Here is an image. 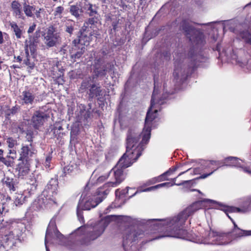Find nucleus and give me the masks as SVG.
<instances>
[{
    "mask_svg": "<svg viewBox=\"0 0 251 251\" xmlns=\"http://www.w3.org/2000/svg\"><path fill=\"white\" fill-rule=\"evenodd\" d=\"M44 43L47 48L56 47L61 42L59 32L53 26H50L43 35Z\"/></svg>",
    "mask_w": 251,
    "mask_h": 251,
    "instance_id": "obj_8",
    "label": "nucleus"
},
{
    "mask_svg": "<svg viewBox=\"0 0 251 251\" xmlns=\"http://www.w3.org/2000/svg\"><path fill=\"white\" fill-rule=\"evenodd\" d=\"M74 30V25L72 24L67 23L65 25V31L71 35Z\"/></svg>",
    "mask_w": 251,
    "mask_h": 251,
    "instance_id": "obj_48",
    "label": "nucleus"
},
{
    "mask_svg": "<svg viewBox=\"0 0 251 251\" xmlns=\"http://www.w3.org/2000/svg\"><path fill=\"white\" fill-rule=\"evenodd\" d=\"M107 226L106 221L102 220L96 223L93 227H88L86 231L88 233L86 241H84V243L87 244L90 241L98 238L102 234Z\"/></svg>",
    "mask_w": 251,
    "mask_h": 251,
    "instance_id": "obj_9",
    "label": "nucleus"
},
{
    "mask_svg": "<svg viewBox=\"0 0 251 251\" xmlns=\"http://www.w3.org/2000/svg\"><path fill=\"white\" fill-rule=\"evenodd\" d=\"M14 160H12L10 158H9L8 160H7L5 158H3L0 161L2 162L6 166L11 167L13 165Z\"/></svg>",
    "mask_w": 251,
    "mask_h": 251,
    "instance_id": "obj_51",
    "label": "nucleus"
},
{
    "mask_svg": "<svg viewBox=\"0 0 251 251\" xmlns=\"http://www.w3.org/2000/svg\"><path fill=\"white\" fill-rule=\"evenodd\" d=\"M95 78V76H94L92 78L89 77L88 79L84 80L81 83L80 88L82 90H85L88 88H91V85H92V83H93L94 79Z\"/></svg>",
    "mask_w": 251,
    "mask_h": 251,
    "instance_id": "obj_38",
    "label": "nucleus"
},
{
    "mask_svg": "<svg viewBox=\"0 0 251 251\" xmlns=\"http://www.w3.org/2000/svg\"><path fill=\"white\" fill-rule=\"evenodd\" d=\"M47 114L44 112L37 110L34 112L31 119V124L35 129H39L42 126L46 119Z\"/></svg>",
    "mask_w": 251,
    "mask_h": 251,
    "instance_id": "obj_13",
    "label": "nucleus"
},
{
    "mask_svg": "<svg viewBox=\"0 0 251 251\" xmlns=\"http://www.w3.org/2000/svg\"><path fill=\"white\" fill-rule=\"evenodd\" d=\"M37 184L36 182L35 183H32L31 185V188H30V190L28 192V197L31 196V195L34 194L35 191L36 190Z\"/></svg>",
    "mask_w": 251,
    "mask_h": 251,
    "instance_id": "obj_52",
    "label": "nucleus"
},
{
    "mask_svg": "<svg viewBox=\"0 0 251 251\" xmlns=\"http://www.w3.org/2000/svg\"><path fill=\"white\" fill-rule=\"evenodd\" d=\"M52 157L50 155H48L46 158V160L44 163V165L46 168H49L50 167V163Z\"/></svg>",
    "mask_w": 251,
    "mask_h": 251,
    "instance_id": "obj_54",
    "label": "nucleus"
},
{
    "mask_svg": "<svg viewBox=\"0 0 251 251\" xmlns=\"http://www.w3.org/2000/svg\"><path fill=\"white\" fill-rule=\"evenodd\" d=\"M190 239L188 240L194 242L217 245H226L231 242V238L229 233H222L210 230L205 232V236L201 237L198 236H192L188 233Z\"/></svg>",
    "mask_w": 251,
    "mask_h": 251,
    "instance_id": "obj_6",
    "label": "nucleus"
},
{
    "mask_svg": "<svg viewBox=\"0 0 251 251\" xmlns=\"http://www.w3.org/2000/svg\"><path fill=\"white\" fill-rule=\"evenodd\" d=\"M175 59V69L173 74L174 78L177 82H182L194 70V68L200 65L199 62H202V60H204V58L200 54H195L192 50H190L189 52L187 60L191 62L188 65L187 69L185 65L181 62V59L179 61L177 60V58Z\"/></svg>",
    "mask_w": 251,
    "mask_h": 251,
    "instance_id": "obj_5",
    "label": "nucleus"
},
{
    "mask_svg": "<svg viewBox=\"0 0 251 251\" xmlns=\"http://www.w3.org/2000/svg\"><path fill=\"white\" fill-rule=\"evenodd\" d=\"M110 187H105L104 185L103 188L97 190L96 195L89 196L86 198L84 194L81 195L77 207V216L80 222H84L82 210H89L97 206L106 198L109 192L108 188Z\"/></svg>",
    "mask_w": 251,
    "mask_h": 251,
    "instance_id": "obj_4",
    "label": "nucleus"
},
{
    "mask_svg": "<svg viewBox=\"0 0 251 251\" xmlns=\"http://www.w3.org/2000/svg\"><path fill=\"white\" fill-rule=\"evenodd\" d=\"M220 167V166L218 167L217 168H212V171L208 174H203L202 175H201L199 177V178H201V179H204L205 178H206L207 177H208V176H210V175H211L215 171H216Z\"/></svg>",
    "mask_w": 251,
    "mask_h": 251,
    "instance_id": "obj_53",
    "label": "nucleus"
},
{
    "mask_svg": "<svg viewBox=\"0 0 251 251\" xmlns=\"http://www.w3.org/2000/svg\"><path fill=\"white\" fill-rule=\"evenodd\" d=\"M11 68H13L14 69H16V68H19L20 67L19 66H18L17 65H13L12 66H11Z\"/></svg>",
    "mask_w": 251,
    "mask_h": 251,
    "instance_id": "obj_64",
    "label": "nucleus"
},
{
    "mask_svg": "<svg viewBox=\"0 0 251 251\" xmlns=\"http://www.w3.org/2000/svg\"><path fill=\"white\" fill-rule=\"evenodd\" d=\"M10 25L11 27V29L14 32L17 38H21L22 34V31L17 25V24L15 22H12L10 23Z\"/></svg>",
    "mask_w": 251,
    "mask_h": 251,
    "instance_id": "obj_36",
    "label": "nucleus"
},
{
    "mask_svg": "<svg viewBox=\"0 0 251 251\" xmlns=\"http://www.w3.org/2000/svg\"><path fill=\"white\" fill-rule=\"evenodd\" d=\"M3 201L0 204V217L2 215L3 213L9 210L8 206L9 203H12V201L10 197L7 196L3 200Z\"/></svg>",
    "mask_w": 251,
    "mask_h": 251,
    "instance_id": "obj_29",
    "label": "nucleus"
},
{
    "mask_svg": "<svg viewBox=\"0 0 251 251\" xmlns=\"http://www.w3.org/2000/svg\"><path fill=\"white\" fill-rule=\"evenodd\" d=\"M50 182L49 184L47 185L46 191L48 193L49 195L51 194L52 196H53L54 195H56L57 192V183L54 181V183L50 184Z\"/></svg>",
    "mask_w": 251,
    "mask_h": 251,
    "instance_id": "obj_37",
    "label": "nucleus"
},
{
    "mask_svg": "<svg viewBox=\"0 0 251 251\" xmlns=\"http://www.w3.org/2000/svg\"><path fill=\"white\" fill-rule=\"evenodd\" d=\"M198 203H194L186 208L180 213L177 216L174 217L169 221L160 223L162 219H153L141 220H136L135 223L138 227H130L126 229L123 237V246L125 251H139L136 245V241L142 238L145 235L144 232L140 228L143 227L147 230V233H152L154 230H159L161 227L167 224V231L164 235L159 236L153 240L159 239L164 237L190 239L188 232L183 229V225L187 219L193 214L197 209ZM152 241V239H151Z\"/></svg>",
    "mask_w": 251,
    "mask_h": 251,
    "instance_id": "obj_1",
    "label": "nucleus"
},
{
    "mask_svg": "<svg viewBox=\"0 0 251 251\" xmlns=\"http://www.w3.org/2000/svg\"><path fill=\"white\" fill-rule=\"evenodd\" d=\"M20 161L21 162L18 164L17 170L18 172V175L19 177L23 178L29 173L31 162L24 161L23 160Z\"/></svg>",
    "mask_w": 251,
    "mask_h": 251,
    "instance_id": "obj_20",
    "label": "nucleus"
},
{
    "mask_svg": "<svg viewBox=\"0 0 251 251\" xmlns=\"http://www.w3.org/2000/svg\"><path fill=\"white\" fill-rule=\"evenodd\" d=\"M90 26L89 25L86 24V23L85 22V23L83 24V25L82 26L81 29L80 30V33H88V32H93L92 31H90Z\"/></svg>",
    "mask_w": 251,
    "mask_h": 251,
    "instance_id": "obj_50",
    "label": "nucleus"
},
{
    "mask_svg": "<svg viewBox=\"0 0 251 251\" xmlns=\"http://www.w3.org/2000/svg\"><path fill=\"white\" fill-rule=\"evenodd\" d=\"M69 11L71 15L75 17L76 20L81 19L83 16V10L81 6L76 3L71 5L69 8Z\"/></svg>",
    "mask_w": 251,
    "mask_h": 251,
    "instance_id": "obj_23",
    "label": "nucleus"
},
{
    "mask_svg": "<svg viewBox=\"0 0 251 251\" xmlns=\"http://www.w3.org/2000/svg\"><path fill=\"white\" fill-rule=\"evenodd\" d=\"M240 37L244 40L246 43L251 45V33L248 31H244L240 33Z\"/></svg>",
    "mask_w": 251,
    "mask_h": 251,
    "instance_id": "obj_39",
    "label": "nucleus"
},
{
    "mask_svg": "<svg viewBox=\"0 0 251 251\" xmlns=\"http://www.w3.org/2000/svg\"><path fill=\"white\" fill-rule=\"evenodd\" d=\"M231 221H232V222L233 223V225H234V229H236L237 227H238L237 226V225L236 224V223H235V222L234 221V220L232 219H231Z\"/></svg>",
    "mask_w": 251,
    "mask_h": 251,
    "instance_id": "obj_62",
    "label": "nucleus"
},
{
    "mask_svg": "<svg viewBox=\"0 0 251 251\" xmlns=\"http://www.w3.org/2000/svg\"><path fill=\"white\" fill-rule=\"evenodd\" d=\"M27 195L23 194H17L15 196L14 204L16 206H20L27 201Z\"/></svg>",
    "mask_w": 251,
    "mask_h": 251,
    "instance_id": "obj_28",
    "label": "nucleus"
},
{
    "mask_svg": "<svg viewBox=\"0 0 251 251\" xmlns=\"http://www.w3.org/2000/svg\"><path fill=\"white\" fill-rule=\"evenodd\" d=\"M11 6L13 15L18 18H21L23 17V13L20 2L18 1L14 0L12 2Z\"/></svg>",
    "mask_w": 251,
    "mask_h": 251,
    "instance_id": "obj_25",
    "label": "nucleus"
},
{
    "mask_svg": "<svg viewBox=\"0 0 251 251\" xmlns=\"http://www.w3.org/2000/svg\"><path fill=\"white\" fill-rule=\"evenodd\" d=\"M36 26V25L35 24H33L32 25L29 26V27L27 30V33L29 34V35L30 33H33L34 30L35 29Z\"/></svg>",
    "mask_w": 251,
    "mask_h": 251,
    "instance_id": "obj_56",
    "label": "nucleus"
},
{
    "mask_svg": "<svg viewBox=\"0 0 251 251\" xmlns=\"http://www.w3.org/2000/svg\"><path fill=\"white\" fill-rule=\"evenodd\" d=\"M19 106L15 105L11 108H9L8 106H6L3 109V112L5 114L6 119H8L11 115L15 114L19 110Z\"/></svg>",
    "mask_w": 251,
    "mask_h": 251,
    "instance_id": "obj_30",
    "label": "nucleus"
},
{
    "mask_svg": "<svg viewBox=\"0 0 251 251\" xmlns=\"http://www.w3.org/2000/svg\"><path fill=\"white\" fill-rule=\"evenodd\" d=\"M223 211L225 212L226 215L228 216V217L231 220L232 219L231 217L229 215V213L230 212H244L245 211L239 208L234 207H228V206H224L223 208L221 209Z\"/></svg>",
    "mask_w": 251,
    "mask_h": 251,
    "instance_id": "obj_34",
    "label": "nucleus"
},
{
    "mask_svg": "<svg viewBox=\"0 0 251 251\" xmlns=\"http://www.w3.org/2000/svg\"><path fill=\"white\" fill-rule=\"evenodd\" d=\"M189 170H190V169H189L188 170H187L186 171H184V172H182L181 173H180L178 175V176H179L181 175H182L183 174H185L186 172L189 171Z\"/></svg>",
    "mask_w": 251,
    "mask_h": 251,
    "instance_id": "obj_63",
    "label": "nucleus"
},
{
    "mask_svg": "<svg viewBox=\"0 0 251 251\" xmlns=\"http://www.w3.org/2000/svg\"><path fill=\"white\" fill-rule=\"evenodd\" d=\"M97 31H93V32H88L81 33L78 37V39L76 40V43L80 45H83L84 47L88 45L89 43L92 40L93 36H95L97 38L98 35Z\"/></svg>",
    "mask_w": 251,
    "mask_h": 251,
    "instance_id": "obj_17",
    "label": "nucleus"
},
{
    "mask_svg": "<svg viewBox=\"0 0 251 251\" xmlns=\"http://www.w3.org/2000/svg\"><path fill=\"white\" fill-rule=\"evenodd\" d=\"M59 66L60 64L57 62L56 65L53 67V77L55 78H59L63 75L64 70L62 68V67Z\"/></svg>",
    "mask_w": 251,
    "mask_h": 251,
    "instance_id": "obj_33",
    "label": "nucleus"
},
{
    "mask_svg": "<svg viewBox=\"0 0 251 251\" xmlns=\"http://www.w3.org/2000/svg\"><path fill=\"white\" fill-rule=\"evenodd\" d=\"M169 173V172H166L162 174V175H160L157 177H155L153 178L154 180H155V181L157 182H160L163 181L165 180H169L168 178L166 177L167 176V174Z\"/></svg>",
    "mask_w": 251,
    "mask_h": 251,
    "instance_id": "obj_46",
    "label": "nucleus"
},
{
    "mask_svg": "<svg viewBox=\"0 0 251 251\" xmlns=\"http://www.w3.org/2000/svg\"><path fill=\"white\" fill-rule=\"evenodd\" d=\"M14 58L16 59V62H21V61L23 60L22 58L20 56H18L17 57L14 56Z\"/></svg>",
    "mask_w": 251,
    "mask_h": 251,
    "instance_id": "obj_58",
    "label": "nucleus"
},
{
    "mask_svg": "<svg viewBox=\"0 0 251 251\" xmlns=\"http://www.w3.org/2000/svg\"><path fill=\"white\" fill-rule=\"evenodd\" d=\"M25 58L24 59V63L30 69H33L34 67L35 64L32 60V57L29 55L28 47L25 48Z\"/></svg>",
    "mask_w": 251,
    "mask_h": 251,
    "instance_id": "obj_27",
    "label": "nucleus"
},
{
    "mask_svg": "<svg viewBox=\"0 0 251 251\" xmlns=\"http://www.w3.org/2000/svg\"><path fill=\"white\" fill-rule=\"evenodd\" d=\"M109 174L110 172L107 175H102L97 177L96 172L94 171L90 177L89 183L91 184H100L103 182L108 178H110L109 182L111 181H115V179H114V176H110ZM108 182H109V181Z\"/></svg>",
    "mask_w": 251,
    "mask_h": 251,
    "instance_id": "obj_22",
    "label": "nucleus"
},
{
    "mask_svg": "<svg viewBox=\"0 0 251 251\" xmlns=\"http://www.w3.org/2000/svg\"><path fill=\"white\" fill-rule=\"evenodd\" d=\"M36 94L32 89L26 88L22 93L21 99L23 104L32 105L35 100Z\"/></svg>",
    "mask_w": 251,
    "mask_h": 251,
    "instance_id": "obj_15",
    "label": "nucleus"
},
{
    "mask_svg": "<svg viewBox=\"0 0 251 251\" xmlns=\"http://www.w3.org/2000/svg\"><path fill=\"white\" fill-rule=\"evenodd\" d=\"M99 21V15H94L91 18H89L87 21L85 22L86 24L89 25L90 28H92V26L98 23Z\"/></svg>",
    "mask_w": 251,
    "mask_h": 251,
    "instance_id": "obj_42",
    "label": "nucleus"
},
{
    "mask_svg": "<svg viewBox=\"0 0 251 251\" xmlns=\"http://www.w3.org/2000/svg\"><path fill=\"white\" fill-rule=\"evenodd\" d=\"M190 182H191V180L183 181L181 183H171L170 182H165V183L159 184L155 186L150 187L149 188H148L144 190L143 191H152V190H155V189H156L158 188H161L163 187L166 186L167 187H169L170 186H172L175 185H177V186H180V185H183L186 183H189Z\"/></svg>",
    "mask_w": 251,
    "mask_h": 251,
    "instance_id": "obj_24",
    "label": "nucleus"
},
{
    "mask_svg": "<svg viewBox=\"0 0 251 251\" xmlns=\"http://www.w3.org/2000/svg\"><path fill=\"white\" fill-rule=\"evenodd\" d=\"M47 198L45 195H42L35 199L31 204L30 209L32 210L37 211L43 209L46 207Z\"/></svg>",
    "mask_w": 251,
    "mask_h": 251,
    "instance_id": "obj_21",
    "label": "nucleus"
},
{
    "mask_svg": "<svg viewBox=\"0 0 251 251\" xmlns=\"http://www.w3.org/2000/svg\"><path fill=\"white\" fill-rule=\"evenodd\" d=\"M84 8L90 17H93L94 15H99L97 11L98 7L96 5L92 4L89 2H86L84 5Z\"/></svg>",
    "mask_w": 251,
    "mask_h": 251,
    "instance_id": "obj_26",
    "label": "nucleus"
},
{
    "mask_svg": "<svg viewBox=\"0 0 251 251\" xmlns=\"http://www.w3.org/2000/svg\"><path fill=\"white\" fill-rule=\"evenodd\" d=\"M225 165L241 167L243 171L249 175H251V166L241 167L240 163L238 162V158L235 157L229 156L225 159Z\"/></svg>",
    "mask_w": 251,
    "mask_h": 251,
    "instance_id": "obj_19",
    "label": "nucleus"
},
{
    "mask_svg": "<svg viewBox=\"0 0 251 251\" xmlns=\"http://www.w3.org/2000/svg\"><path fill=\"white\" fill-rule=\"evenodd\" d=\"M107 69L105 66L100 68H96L94 71L95 76L96 77H103L106 75Z\"/></svg>",
    "mask_w": 251,
    "mask_h": 251,
    "instance_id": "obj_40",
    "label": "nucleus"
},
{
    "mask_svg": "<svg viewBox=\"0 0 251 251\" xmlns=\"http://www.w3.org/2000/svg\"><path fill=\"white\" fill-rule=\"evenodd\" d=\"M23 9L26 16L32 17L33 16L32 11H34L35 8L34 6H31L26 2H25L23 4Z\"/></svg>",
    "mask_w": 251,
    "mask_h": 251,
    "instance_id": "obj_35",
    "label": "nucleus"
},
{
    "mask_svg": "<svg viewBox=\"0 0 251 251\" xmlns=\"http://www.w3.org/2000/svg\"><path fill=\"white\" fill-rule=\"evenodd\" d=\"M177 167H175L173 169H170L169 170H168L167 172H169V173L167 174V176H170L171 174H172L173 173L176 171L177 170Z\"/></svg>",
    "mask_w": 251,
    "mask_h": 251,
    "instance_id": "obj_57",
    "label": "nucleus"
},
{
    "mask_svg": "<svg viewBox=\"0 0 251 251\" xmlns=\"http://www.w3.org/2000/svg\"><path fill=\"white\" fill-rule=\"evenodd\" d=\"M181 28L190 41L198 47L203 46L205 43L203 34L196 29L189 23L184 21L181 25Z\"/></svg>",
    "mask_w": 251,
    "mask_h": 251,
    "instance_id": "obj_7",
    "label": "nucleus"
},
{
    "mask_svg": "<svg viewBox=\"0 0 251 251\" xmlns=\"http://www.w3.org/2000/svg\"><path fill=\"white\" fill-rule=\"evenodd\" d=\"M2 182L3 185L6 187L11 192H15L18 188L16 180L13 178L12 175H5L2 179Z\"/></svg>",
    "mask_w": 251,
    "mask_h": 251,
    "instance_id": "obj_18",
    "label": "nucleus"
},
{
    "mask_svg": "<svg viewBox=\"0 0 251 251\" xmlns=\"http://www.w3.org/2000/svg\"><path fill=\"white\" fill-rule=\"evenodd\" d=\"M89 96L91 97L100 96L101 93L100 87L96 85L95 84H92L89 89Z\"/></svg>",
    "mask_w": 251,
    "mask_h": 251,
    "instance_id": "obj_32",
    "label": "nucleus"
},
{
    "mask_svg": "<svg viewBox=\"0 0 251 251\" xmlns=\"http://www.w3.org/2000/svg\"><path fill=\"white\" fill-rule=\"evenodd\" d=\"M154 90L151 100V105L147 113L145 127L142 133V144H146L150 139L151 131L150 123L156 117L158 109L160 105L164 104V99L166 98V97L163 96L159 99H158L159 86L155 80H154Z\"/></svg>",
    "mask_w": 251,
    "mask_h": 251,
    "instance_id": "obj_3",
    "label": "nucleus"
},
{
    "mask_svg": "<svg viewBox=\"0 0 251 251\" xmlns=\"http://www.w3.org/2000/svg\"><path fill=\"white\" fill-rule=\"evenodd\" d=\"M40 30H38V31H36L33 36H31L30 35H29V42L31 43L34 44L35 43H37L38 41V38L40 36Z\"/></svg>",
    "mask_w": 251,
    "mask_h": 251,
    "instance_id": "obj_44",
    "label": "nucleus"
},
{
    "mask_svg": "<svg viewBox=\"0 0 251 251\" xmlns=\"http://www.w3.org/2000/svg\"><path fill=\"white\" fill-rule=\"evenodd\" d=\"M232 233L236 237L249 236L251 235V230H244L240 229L239 227H237L236 229H233Z\"/></svg>",
    "mask_w": 251,
    "mask_h": 251,
    "instance_id": "obj_31",
    "label": "nucleus"
},
{
    "mask_svg": "<svg viewBox=\"0 0 251 251\" xmlns=\"http://www.w3.org/2000/svg\"><path fill=\"white\" fill-rule=\"evenodd\" d=\"M44 11V8H40L38 10H36L35 11V15L37 18L40 19L41 18V16L40 15V13L41 12H43Z\"/></svg>",
    "mask_w": 251,
    "mask_h": 251,
    "instance_id": "obj_55",
    "label": "nucleus"
},
{
    "mask_svg": "<svg viewBox=\"0 0 251 251\" xmlns=\"http://www.w3.org/2000/svg\"><path fill=\"white\" fill-rule=\"evenodd\" d=\"M8 154L9 155H7L8 158L15 160L17 158L16 151L14 149H10L9 150Z\"/></svg>",
    "mask_w": 251,
    "mask_h": 251,
    "instance_id": "obj_49",
    "label": "nucleus"
},
{
    "mask_svg": "<svg viewBox=\"0 0 251 251\" xmlns=\"http://www.w3.org/2000/svg\"><path fill=\"white\" fill-rule=\"evenodd\" d=\"M6 143L10 149H13L14 146L17 144V141L12 137H9L6 139Z\"/></svg>",
    "mask_w": 251,
    "mask_h": 251,
    "instance_id": "obj_45",
    "label": "nucleus"
},
{
    "mask_svg": "<svg viewBox=\"0 0 251 251\" xmlns=\"http://www.w3.org/2000/svg\"><path fill=\"white\" fill-rule=\"evenodd\" d=\"M141 135L135 130L129 129L126 138V152L119 159L118 162L110 171V176H114L115 181L104 184V186L117 187L125 179L124 170L130 166L142 154L143 151L141 143H139Z\"/></svg>",
    "mask_w": 251,
    "mask_h": 251,
    "instance_id": "obj_2",
    "label": "nucleus"
},
{
    "mask_svg": "<svg viewBox=\"0 0 251 251\" xmlns=\"http://www.w3.org/2000/svg\"><path fill=\"white\" fill-rule=\"evenodd\" d=\"M3 43V39L2 34V32L0 31V44H2Z\"/></svg>",
    "mask_w": 251,
    "mask_h": 251,
    "instance_id": "obj_59",
    "label": "nucleus"
},
{
    "mask_svg": "<svg viewBox=\"0 0 251 251\" xmlns=\"http://www.w3.org/2000/svg\"><path fill=\"white\" fill-rule=\"evenodd\" d=\"M75 168V166L73 165H68L65 166L63 170V172L65 174V176H67V175H70V174L72 173Z\"/></svg>",
    "mask_w": 251,
    "mask_h": 251,
    "instance_id": "obj_43",
    "label": "nucleus"
},
{
    "mask_svg": "<svg viewBox=\"0 0 251 251\" xmlns=\"http://www.w3.org/2000/svg\"><path fill=\"white\" fill-rule=\"evenodd\" d=\"M221 162L220 161L208 160L205 162L206 168H210L213 165L219 166Z\"/></svg>",
    "mask_w": 251,
    "mask_h": 251,
    "instance_id": "obj_47",
    "label": "nucleus"
},
{
    "mask_svg": "<svg viewBox=\"0 0 251 251\" xmlns=\"http://www.w3.org/2000/svg\"><path fill=\"white\" fill-rule=\"evenodd\" d=\"M73 46L70 50L71 57L74 62L80 58L84 53L85 48L83 45L76 43V40H74L72 42Z\"/></svg>",
    "mask_w": 251,
    "mask_h": 251,
    "instance_id": "obj_14",
    "label": "nucleus"
},
{
    "mask_svg": "<svg viewBox=\"0 0 251 251\" xmlns=\"http://www.w3.org/2000/svg\"><path fill=\"white\" fill-rule=\"evenodd\" d=\"M36 153V151L33 148L31 143L23 144L20 151L19 160L32 162L34 156Z\"/></svg>",
    "mask_w": 251,
    "mask_h": 251,
    "instance_id": "obj_11",
    "label": "nucleus"
},
{
    "mask_svg": "<svg viewBox=\"0 0 251 251\" xmlns=\"http://www.w3.org/2000/svg\"><path fill=\"white\" fill-rule=\"evenodd\" d=\"M5 107H3L2 106H0V116H1L3 112V109H4Z\"/></svg>",
    "mask_w": 251,
    "mask_h": 251,
    "instance_id": "obj_61",
    "label": "nucleus"
},
{
    "mask_svg": "<svg viewBox=\"0 0 251 251\" xmlns=\"http://www.w3.org/2000/svg\"><path fill=\"white\" fill-rule=\"evenodd\" d=\"M20 235L21 232L20 230L18 229H14L8 234L5 235L3 240L10 247H12L16 244V241L19 239Z\"/></svg>",
    "mask_w": 251,
    "mask_h": 251,
    "instance_id": "obj_16",
    "label": "nucleus"
},
{
    "mask_svg": "<svg viewBox=\"0 0 251 251\" xmlns=\"http://www.w3.org/2000/svg\"><path fill=\"white\" fill-rule=\"evenodd\" d=\"M62 237H63V235L57 229L55 218L53 217L50 221L46 231L45 239L46 251H50L49 249L47 246V239L57 238L60 239Z\"/></svg>",
    "mask_w": 251,
    "mask_h": 251,
    "instance_id": "obj_10",
    "label": "nucleus"
},
{
    "mask_svg": "<svg viewBox=\"0 0 251 251\" xmlns=\"http://www.w3.org/2000/svg\"><path fill=\"white\" fill-rule=\"evenodd\" d=\"M91 115V108L86 109V107L82 104L78 105L77 109L75 111V115L76 121L81 123L83 121H87L90 118Z\"/></svg>",
    "mask_w": 251,
    "mask_h": 251,
    "instance_id": "obj_12",
    "label": "nucleus"
},
{
    "mask_svg": "<svg viewBox=\"0 0 251 251\" xmlns=\"http://www.w3.org/2000/svg\"><path fill=\"white\" fill-rule=\"evenodd\" d=\"M3 151L2 150L0 149V161L3 159L4 157H3Z\"/></svg>",
    "mask_w": 251,
    "mask_h": 251,
    "instance_id": "obj_60",
    "label": "nucleus"
},
{
    "mask_svg": "<svg viewBox=\"0 0 251 251\" xmlns=\"http://www.w3.org/2000/svg\"><path fill=\"white\" fill-rule=\"evenodd\" d=\"M64 8L62 6H59L56 7L53 12V15L55 18L61 19L62 17V14L63 12Z\"/></svg>",
    "mask_w": 251,
    "mask_h": 251,
    "instance_id": "obj_41",
    "label": "nucleus"
}]
</instances>
